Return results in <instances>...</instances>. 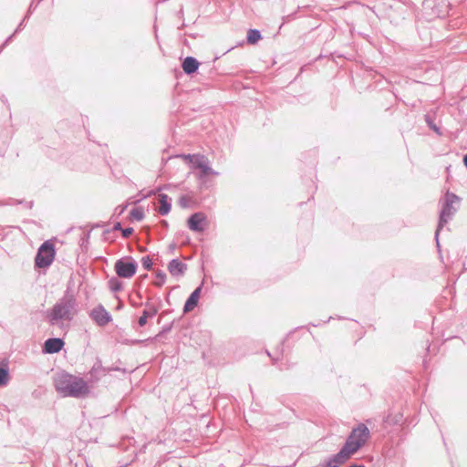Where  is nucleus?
Returning a JSON list of instances; mask_svg holds the SVG:
<instances>
[{"label":"nucleus","instance_id":"nucleus-32","mask_svg":"<svg viewBox=\"0 0 467 467\" xmlns=\"http://www.w3.org/2000/svg\"><path fill=\"white\" fill-rule=\"evenodd\" d=\"M163 225H167V222L163 221L162 222Z\"/></svg>","mask_w":467,"mask_h":467},{"label":"nucleus","instance_id":"nucleus-2","mask_svg":"<svg viewBox=\"0 0 467 467\" xmlns=\"http://www.w3.org/2000/svg\"><path fill=\"white\" fill-rule=\"evenodd\" d=\"M461 198L456 194L450 192L445 193L441 201V210L440 213V220L436 230V239L438 238L441 229L453 217L460 207Z\"/></svg>","mask_w":467,"mask_h":467},{"label":"nucleus","instance_id":"nucleus-7","mask_svg":"<svg viewBox=\"0 0 467 467\" xmlns=\"http://www.w3.org/2000/svg\"><path fill=\"white\" fill-rule=\"evenodd\" d=\"M369 437V430L368 427L360 423L358 425L357 428L353 429L350 435L348 436L346 443H349L352 441L351 444H359V448L365 444L367 440Z\"/></svg>","mask_w":467,"mask_h":467},{"label":"nucleus","instance_id":"nucleus-12","mask_svg":"<svg viewBox=\"0 0 467 467\" xmlns=\"http://www.w3.org/2000/svg\"><path fill=\"white\" fill-rule=\"evenodd\" d=\"M187 269V265L178 259H172L168 265V270L173 276L182 275Z\"/></svg>","mask_w":467,"mask_h":467},{"label":"nucleus","instance_id":"nucleus-27","mask_svg":"<svg viewBox=\"0 0 467 467\" xmlns=\"http://www.w3.org/2000/svg\"><path fill=\"white\" fill-rule=\"evenodd\" d=\"M463 163L467 167V154L463 157Z\"/></svg>","mask_w":467,"mask_h":467},{"label":"nucleus","instance_id":"nucleus-5","mask_svg":"<svg viewBox=\"0 0 467 467\" xmlns=\"http://www.w3.org/2000/svg\"><path fill=\"white\" fill-rule=\"evenodd\" d=\"M55 256L54 245L49 242H45L39 247L35 258L36 265L39 268L49 266Z\"/></svg>","mask_w":467,"mask_h":467},{"label":"nucleus","instance_id":"nucleus-30","mask_svg":"<svg viewBox=\"0 0 467 467\" xmlns=\"http://www.w3.org/2000/svg\"><path fill=\"white\" fill-rule=\"evenodd\" d=\"M22 25H23V22L19 24V26H18V27H17V29H16V31H17V30H19V29L21 28Z\"/></svg>","mask_w":467,"mask_h":467},{"label":"nucleus","instance_id":"nucleus-6","mask_svg":"<svg viewBox=\"0 0 467 467\" xmlns=\"http://www.w3.org/2000/svg\"><path fill=\"white\" fill-rule=\"evenodd\" d=\"M137 266L136 261L130 257L119 259L115 263V271L121 278H130L135 275Z\"/></svg>","mask_w":467,"mask_h":467},{"label":"nucleus","instance_id":"nucleus-18","mask_svg":"<svg viewBox=\"0 0 467 467\" xmlns=\"http://www.w3.org/2000/svg\"><path fill=\"white\" fill-rule=\"evenodd\" d=\"M261 39V33L257 29H250L247 33V42L249 44H255Z\"/></svg>","mask_w":467,"mask_h":467},{"label":"nucleus","instance_id":"nucleus-24","mask_svg":"<svg viewBox=\"0 0 467 467\" xmlns=\"http://www.w3.org/2000/svg\"><path fill=\"white\" fill-rule=\"evenodd\" d=\"M110 286L114 291H119L121 289V285L117 278L110 279Z\"/></svg>","mask_w":467,"mask_h":467},{"label":"nucleus","instance_id":"nucleus-19","mask_svg":"<svg viewBox=\"0 0 467 467\" xmlns=\"http://www.w3.org/2000/svg\"><path fill=\"white\" fill-rule=\"evenodd\" d=\"M130 216L133 220L140 222L144 218V211L141 207L133 208L130 211Z\"/></svg>","mask_w":467,"mask_h":467},{"label":"nucleus","instance_id":"nucleus-21","mask_svg":"<svg viewBox=\"0 0 467 467\" xmlns=\"http://www.w3.org/2000/svg\"><path fill=\"white\" fill-rule=\"evenodd\" d=\"M166 274L162 271L156 272V280L153 282V285L156 286H161L165 283Z\"/></svg>","mask_w":467,"mask_h":467},{"label":"nucleus","instance_id":"nucleus-10","mask_svg":"<svg viewBox=\"0 0 467 467\" xmlns=\"http://www.w3.org/2000/svg\"><path fill=\"white\" fill-rule=\"evenodd\" d=\"M63 346L64 341L61 338H48L44 344V351L48 354L57 353L62 349Z\"/></svg>","mask_w":467,"mask_h":467},{"label":"nucleus","instance_id":"nucleus-11","mask_svg":"<svg viewBox=\"0 0 467 467\" xmlns=\"http://www.w3.org/2000/svg\"><path fill=\"white\" fill-rule=\"evenodd\" d=\"M159 206L158 213L161 215H167L171 212V198L165 193H160L158 196Z\"/></svg>","mask_w":467,"mask_h":467},{"label":"nucleus","instance_id":"nucleus-28","mask_svg":"<svg viewBox=\"0 0 467 467\" xmlns=\"http://www.w3.org/2000/svg\"><path fill=\"white\" fill-rule=\"evenodd\" d=\"M114 229H120V223H117L116 225L114 226Z\"/></svg>","mask_w":467,"mask_h":467},{"label":"nucleus","instance_id":"nucleus-23","mask_svg":"<svg viewBox=\"0 0 467 467\" xmlns=\"http://www.w3.org/2000/svg\"><path fill=\"white\" fill-rule=\"evenodd\" d=\"M141 263H142V266L146 269V270H150L151 268V265H152V262H151V259L149 257V256H145L141 259Z\"/></svg>","mask_w":467,"mask_h":467},{"label":"nucleus","instance_id":"nucleus-4","mask_svg":"<svg viewBox=\"0 0 467 467\" xmlns=\"http://www.w3.org/2000/svg\"><path fill=\"white\" fill-rule=\"evenodd\" d=\"M351 443L352 441L349 443H345L341 450L328 460V462L325 464V467H338L340 464L344 463L348 459H349L352 454L357 452L359 449V444Z\"/></svg>","mask_w":467,"mask_h":467},{"label":"nucleus","instance_id":"nucleus-16","mask_svg":"<svg viewBox=\"0 0 467 467\" xmlns=\"http://www.w3.org/2000/svg\"><path fill=\"white\" fill-rule=\"evenodd\" d=\"M199 170L201 171L200 178H202V177L207 176V175H210V174L218 175V172H216L215 171H213V170L209 166V161H208V159H206V160L204 161V162L202 164V166H201V168H199Z\"/></svg>","mask_w":467,"mask_h":467},{"label":"nucleus","instance_id":"nucleus-31","mask_svg":"<svg viewBox=\"0 0 467 467\" xmlns=\"http://www.w3.org/2000/svg\"><path fill=\"white\" fill-rule=\"evenodd\" d=\"M317 467H325V464H320V465H318Z\"/></svg>","mask_w":467,"mask_h":467},{"label":"nucleus","instance_id":"nucleus-13","mask_svg":"<svg viewBox=\"0 0 467 467\" xmlns=\"http://www.w3.org/2000/svg\"><path fill=\"white\" fill-rule=\"evenodd\" d=\"M201 292L202 285L194 289V291L190 295L183 307V311L185 313L192 311L197 306Z\"/></svg>","mask_w":467,"mask_h":467},{"label":"nucleus","instance_id":"nucleus-25","mask_svg":"<svg viewBox=\"0 0 467 467\" xmlns=\"http://www.w3.org/2000/svg\"><path fill=\"white\" fill-rule=\"evenodd\" d=\"M426 121L428 122L429 124V127L433 130L435 132H437L438 134H441V131H440V129L434 124L432 123L431 121L429 120V117H426Z\"/></svg>","mask_w":467,"mask_h":467},{"label":"nucleus","instance_id":"nucleus-9","mask_svg":"<svg viewBox=\"0 0 467 467\" xmlns=\"http://www.w3.org/2000/svg\"><path fill=\"white\" fill-rule=\"evenodd\" d=\"M90 317L99 326H105L111 320L109 313L102 306L95 307Z\"/></svg>","mask_w":467,"mask_h":467},{"label":"nucleus","instance_id":"nucleus-3","mask_svg":"<svg viewBox=\"0 0 467 467\" xmlns=\"http://www.w3.org/2000/svg\"><path fill=\"white\" fill-rule=\"evenodd\" d=\"M74 306V299L66 296L59 300L48 315L51 325H59L61 321L71 319V310Z\"/></svg>","mask_w":467,"mask_h":467},{"label":"nucleus","instance_id":"nucleus-26","mask_svg":"<svg viewBox=\"0 0 467 467\" xmlns=\"http://www.w3.org/2000/svg\"><path fill=\"white\" fill-rule=\"evenodd\" d=\"M133 230L132 228H126L122 231V234L124 237H129L132 234Z\"/></svg>","mask_w":467,"mask_h":467},{"label":"nucleus","instance_id":"nucleus-20","mask_svg":"<svg viewBox=\"0 0 467 467\" xmlns=\"http://www.w3.org/2000/svg\"><path fill=\"white\" fill-rule=\"evenodd\" d=\"M9 381L8 369L0 367V387L6 386Z\"/></svg>","mask_w":467,"mask_h":467},{"label":"nucleus","instance_id":"nucleus-29","mask_svg":"<svg viewBox=\"0 0 467 467\" xmlns=\"http://www.w3.org/2000/svg\"><path fill=\"white\" fill-rule=\"evenodd\" d=\"M349 467H363V466H362V465L353 464V465H351V466H349Z\"/></svg>","mask_w":467,"mask_h":467},{"label":"nucleus","instance_id":"nucleus-14","mask_svg":"<svg viewBox=\"0 0 467 467\" xmlns=\"http://www.w3.org/2000/svg\"><path fill=\"white\" fill-rule=\"evenodd\" d=\"M199 67V62L192 57H187L182 62V68L186 74L194 73Z\"/></svg>","mask_w":467,"mask_h":467},{"label":"nucleus","instance_id":"nucleus-8","mask_svg":"<svg viewBox=\"0 0 467 467\" xmlns=\"http://www.w3.org/2000/svg\"><path fill=\"white\" fill-rule=\"evenodd\" d=\"M187 224L190 230L202 233L207 224V216L203 213H195L190 216Z\"/></svg>","mask_w":467,"mask_h":467},{"label":"nucleus","instance_id":"nucleus-1","mask_svg":"<svg viewBox=\"0 0 467 467\" xmlns=\"http://www.w3.org/2000/svg\"><path fill=\"white\" fill-rule=\"evenodd\" d=\"M54 386L62 397L81 399L88 396L90 388L80 377L61 371L54 376Z\"/></svg>","mask_w":467,"mask_h":467},{"label":"nucleus","instance_id":"nucleus-17","mask_svg":"<svg viewBox=\"0 0 467 467\" xmlns=\"http://www.w3.org/2000/svg\"><path fill=\"white\" fill-rule=\"evenodd\" d=\"M156 313H157V310L154 307H152L150 310H144L142 316L140 317V318L138 320L139 325L140 327L145 326L147 323V318L150 317H151L155 316Z\"/></svg>","mask_w":467,"mask_h":467},{"label":"nucleus","instance_id":"nucleus-15","mask_svg":"<svg viewBox=\"0 0 467 467\" xmlns=\"http://www.w3.org/2000/svg\"><path fill=\"white\" fill-rule=\"evenodd\" d=\"M184 160L189 161L195 169L201 168L202 164L204 162V161L207 159L203 155L200 154H188V155H182V156Z\"/></svg>","mask_w":467,"mask_h":467},{"label":"nucleus","instance_id":"nucleus-22","mask_svg":"<svg viewBox=\"0 0 467 467\" xmlns=\"http://www.w3.org/2000/svg\"><path fill=\"white\" fill-rule=\"evenodd\" d=\"M191 202L192 200L190 197L183 195L179 199V205L184 209L189 208L191 205Z\"/></svg>","mask_w":467,"mask_h":467}]
</instances>
